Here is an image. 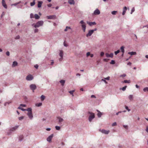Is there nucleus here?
<instances>
[{
    "label": "nucleus",
    "instance_id": "nucleus-1",
    "mask_svg": "<svg viewBox=\"0 0 148 148\" xmlns=\"http://www.w3.org/2000/svg\"><path fill=\"white\" fill-rule=\"evenodd\" d=\"M44 24V21H38L36 23H33L32 24V27L36 28L43 25Z\"/></svg>",
    "mask_w": 148,
    "mask_h": 148
},
{
    "label": "nucleus",
    "instance_id": "nucleus-2",
    "mask_svg": "<svg viewBox=\"0 0 148 148\" xmlns=\"http://www.w3.org/2000/svg\"><path fill=\"white\" fill-rule=\"evenodd\" d=\"M80 24H81V27H82L83 31L84 32H85V30H86V23L83 20H82L80 21Z\"/></svg>",
    "mask_w": 148,
    "mask_h": 148
},
{
    "label": "nucleus",
    "instance_id": "nucleus-3",
    "mask_svg": "<svg viewBox=\"0 0 148 148\" xmlns=\"http://www.w3.org/2000/svg\"><path fill=\"white\" fill-rule=\"evenodd\" d=\"M18 125H16L14 127L11 128L9 130V131L7 132V134L8 135H10L12 132L16 131L17 128H18Z\"/></svg>",
    "mask_w": 148,
    "mask_h": 148
},
{
    "label": "nucleus",
    "instance_id": "nucleus-4",
    "mask_svg": "<svg viewBox=\"0 0 148 148\" xmlns=\"http://www.w3.org/2000/svg\"><path fill=\"white\" fill-rule=\"evenodd\" d=\"M88 113L90 114L88 117V121L89 122H91L92 120L95 118V114L94 113L90 112H88Z\"/></svg>",
    "mask_w": 148,
    "mask_h": 148
},
{
    "label": "nucleus",
    "instance_id": "nucleus-5",
    "mask_svg": "<svg viewBox=\"0 0 148 148\" xmlns=\"http://www.w3.org/2000/svg\"><path fill=\"white\" fill-rule=\"evenodd\" d=\"M97 30V28H95L94 29H92L91 30H89L88 32V33L86 34V37H90L91 36L93 33L94 32V31H96Z\"/></svg>",
    "mask_w": 148,
    "mask_h": 148
},
{
    "label": "nucleus",
    "instance_id": "nucleus-6",
    "mask_svg": "<svg viewBox=\"0 0 148 148\" xmlns=\"http://www.w3.org/2000/svg\"><path fill=\"white\" fill-rule=\"evenodd\" d=\"M59 56H60V58H59V61H61L63 59V51L62 50L60 51V53H59Z\"/></svg>",
    "mask_w": 148,
    "mask_h": 148
},
{
    "label": "nucleus",
    "instance_id": "nucleus-7",
    "mask_svg": "<svg viewBox=\"0 0 148 148\" xmlns=\"http://www.w3.org/2000/svg\"><path fill=\"white\" fill-rule=\"evenodd\" d=\"M46 18L48 19L54 20L56 19V16L55 15L47 16Z\"/></svg>",
    "mask_w": 148,
    "mask_h": 148
},
{
    "label": "nucleus",
    "instance_id": "nucleus-8",
    "mask_svg": "<svg viewBox=\"0 0 148 148\" xmlns=\"http://www.w3.org/2000/svg\"><path fill=\"white\" fill-rule=\"evenodd\" d=\"M26 79L28 81H31L33 79V77L31 75H29L27 76Z\"/></svg>",
    "mask_w": 148,
    "mask_h": 148
},
{
    "label": "nucleus",
    "instance_id": "nucleus-9",
    "mask_svg": "<svg viewBox=\"0 0 148 148\" xmlns=\"http://www.w3.org/2000/svg\"><path fill=\"white\" fill-rule=\"evenodd\" d=\"M30 88L34 92V90L36 89V86L34 84H31L30 85Z\"/></svg>",
    "mask_w": 148,
    "mask_h": 148
},
{
    "label": "nucleus",
    "instance_id": "nucleus-10",
    "mask_svg": "<svg viewBox=\"0 0 148 148\" xmlns=\"http://www.w3.org/2000/svg\"><path fill=\"white\" fill-rule=\"evenodd\" d=\"M99 131L102 132V133L106 134H107L110 132L109 130H106L104 129H102L101 130H99Z\"/></svg>",
    "mask_w": 148,
    "mask_h": 148
},
{
    "label": "nucleus",
    "instance_id": "nucleus-11",
    "mask_svg": "<svg viewBox=\"0 0 148 148\" xmlns=\"http://www.w3.org/2000/svg\"><path fill=\"white\" fill-rule=\"evenodd\" d=\"M105 55L106 58H113V54L112 53H111L110 54L106 53H105Z\"/></svg>",
    "mask_w": 148,
    "mask_h": 148
},
{
    "label": "nucleus",
    "instance_id": "nucleus-12",
    "mask_svg": "<svg viewBox=\"0 0 148 148\" xmlns=\"http://www.w3.org/2000/svg\"><path fill=\"white\" fill-rule=\"evenodd\" d=\"M87 23L90 26H91L93 25H95L96 24L95 22H89V21H87Z\"/></svg>",
    "mask_w": 148,
    "mask_h": 148
},
{
    "label": "nucleus",
    "instance_id": "nucleus-13",
    "mask_svg": "<svg viewBox=\"0 0 148 148\" xmlns=\"http://www.w3.org/2000/svg\"><path fill=\"white\" fill-rule=\"evenodd\" d=\"M27 115L30 119L32 120L33 119V116L32 114V112H27Z\"/></svg>",
    "mask_w": 148,
    "mask_h": 148
},
{
    "label": "nucleus",
    "instance_id": "nucleus-14",
    "mask_svg": "<svg viewBox=\"0 0 148 148\" xmlns=\"http://www.w3.org/2000/svg\"><path fill=\"white\" fill-rule=\"evenodd\" d=\"M53 134H52L51 135L49 136V137L47 138V141L50 142L51 141V139H52V137H53Z\"/></svg>",
    "mask_w": 148,
    "mask_h": 148
},
{
    "label": "nucleus",
    "instance_id": "nucleus-15",
    "mask_svg": "<svg viewBox=\"0 0 148 148\" xmlns=\"http://www.w3.org/2000/svg\"><path fill=\"white\" fill-rule=\"evenodd\" d=\"M2 5L5 8L7 9V6L5 3V0H2Z\"/></svg>",
    "mask_w": 148,
    "mask_h": 148
},
{
    "label": "nucleus",
    "instance_id": "nucleus-16",
    "mask_svg": "<svg viewBox=\"0 0 148 148\" xmlns=\"http://www.w3.org/2000/svg\"><path fill=\"white\" fill-rule=\"evenodd\" d=\"M57 119H58V123L59 124H61V123L63 121V119L60 117H57Z\"/></svg>",
    "mask_w": 148,
    "mask_h": 148
},
{
    "label": "nucleus",
    "instance_id": "nucleus-17",
    "mask_svg": "<svg viewBox=\"0 0 148 148\" xmlns=\"http://www.w3.org/2000/svg\"><path fill=\"white\" fill-rule=\"evenodd\" d=\"M100 13V12L99 10H95L93 14L95 15H99Z\"/></svg>",
    "mask_w": 148,
    "mask_h": 148
},
{
    "label": "nucleus",
    "instance_id": "nucleus-18",
    "mask_svg": "<svg viewBox=\"0 0 148 148\" xmlns=\"http://www.w3.org/2000/svg\"><path fill=\"white\" fill-rule=\"evenodd\" d=\"M11 103L12 101H9L7 102H5L4 103V106H6L7 105H9V104Z\"/></svg>",
    "mask_w": 148,
    "mask_h": 148
},
{
    "label": "nucleus",
    "instance_id": "nucleus-19",
    "mask_svg": "<svg viewBox=\"0 0 148 148\" xmlns=\"http://www.w3.org/2000/svg\"><path fill=\"white\" fill-rule=\"evenodd\" d=\"M68 3L71 5H74L75 4L74 0H69Z\"/></svg>",
    "mask_w": 148,
    "mask_h": 148
},
{
    "label": "nucleus",
    "instance_id": "nucleus-20",
    "mask_svg": "<svg viewBox=\"0 0 148 148\" xmlns=\"http://www.w3.org/2000/svg\"><path fill=\"white\" fill-rule=\"evenodd\" d=\"M43 2L42 1H38V8L41 7Z\"/></svg>",
    "mask_w": 148,
    "mask_h": 148
},
{
    "label": "nucleus",
    "instance_id": "nucleus-21",
    "mask_svg": "<svg viewBox=\"0 0 148 148\" xmlns=\"http://www.w3.org/2000/svg\"><path fill=\"white\" fill-rule=\"evenodd\" d=\"M97 111L98 112V113L97 114V116L99 118H100L101 117V115H102V114L100 111H99L98 110H97Z\"/></svg>",
    "mask_w": 148,
    "mask_h": 148
},
{
    "label": "nucleus",
    "instance_id": "nucleus-22",
    "mask_svg": "<svg viewBox=\"0 0 148 148\" xmlns=\"http://www.w3.org/2000/svg\"><path fill=\"white\" fill-rule=\"evenodd\" d=\"M65 81L64 80H61L60 81V82L61 84V85L62 86H64V84H65Z\"/></svg>",
    "mask_w": 148,
    "mask_h": 148
},
{
    "label": "nucleus",
    "instance_id": "nucleus-23",
    "mask_svg": "<svg viewBox=\"0 0 148 148\" xmlns=\"http://www.w3.org/2000/svg\"><path fill=\"white\" fill-rule=\"evenodd\" d=\"M28 111V112L32 113V109L30 108H28L27 109H25V111Z\"/></svg>",
    "mask_w": 148,
    "mask_h": 148
},
{
    "label": "nucleus",
    "instance_id": "nucleus-24",
    "mask_svg": "<svg viewBox=\"0 0 148 148\" xmlns=\"http://www.w3.org/2000/svg\"><path fill=\"white\" fill-rule=\"evenodd\" d=\"M34 17L36 19H38L40 18V16L37 14H35L34 15Z\"/></svg>",
    "mask_w": 148,
    "mask_h": 148
},
{
    "label": "nucleus",
    "instance_id": "nucleus-25",
    "mask_svg": "<svg viewBox=\"0 0 148 148\" xmlns=\"http://www.w3.org/2000/svg\"><path fill=\"white\" fill-rule=\"evenodd\" d=\"M23 135H20L19 137V141H21L23 140Z\"/></svg>",
    "mask_w": 148,
    "mask_h": 148
},
{
    "label": "nucleus",
    "instance_id": "nucleus-26",
    "mask_svg": "<svg viewBox=\"0 0 148 148\" xmlns=\"http://www.w3.org/2000/svg\"><path fill=\"white\" fill-rule=\"evenodd\" d=\"M17 65V63L16 62L14 61L12 64V67H14Z\"/></svg>",
    "mask_w": 148,
    "mask_h": 148
},
{
    "label": "nucleus",
    "instance_id": "nucleus-27",
    "mask_svg": "<svg viewBox=\"0 0 148 148\" xmlns=\"http://www.w3.org/2000/svg\"><path fill=\"white\" fill-rule=\"evenodd\" d=\"M128 54L131 55H136V52H129L128 53Z\"/></svg>",
    "mask_w": 148,
    "mask_h": 148
},
{
    "label": "nucleus",
    "instance_id": "nucleus-28",
    "mask_svg": "<svg viewBox=\"0 0 148 148\" xmlns=\"http://www.w3.org/2000/svg\"><path fill=\"white\" fill-rule=\"evenodd\" d=\"M21 1H20L18 2H17V3H13V4H12V6H13V5H14V6H16V5H17L18 4H20V3H21Z\"/></svg>",
    "mask_w": 148,
    "mask_h": 148
},
{
    "label": "nucleus",
    "instance_id": "nucleus-29",
    "mask_svg": "<svg viewBox=\"0 0 148 148\" xmlns=\"http://www.w3.org/2000/svg\"><path fill=\"white\" fill-rule=\"evenodd\" d=\"M133 96L132 95H131L128 96V99H129V100L130 101H132L133 100Z\"/></svg>",
    "mask_w": 148,
    "mask_h": 148
},
{
    "label": "nucleus",
    "instance_id": "nucleus-30",
    "mask_svg": "<svg viewBox=\"0 0 148 148\" xmlns=\"http://www.w3.org/2000/svg\"><path fill=\"white\" fill-rule=\"evenodd\" d=\"M130 80H125L123 82H122V83H130Z\"/></svg>",
    "mask_w": 148,
    "mask_h": 148
},
{
    "label": "nucleus",
    "instance_id": "nucleus-31",
    "mask_svg": "<svg viewBox=\"0 0 148 148\" xmlns=\"http://www.w3.org/2000/svg\"><path fill=\"white\" fill-rule=\"evenodd\" d=\"M74 91H75V90H73L71 91H69V93L71 94V95H72V96L73 97V93L74 92Z\"/></svg>",
    "mask_w": 148,
    "mask_h": 148
},
{
    "label": "nucleus",
    "instance_id": "nucleus-32",
    "mask_svg": "<svg viewBox=\"0 0 148 148\" xmlns=\"http://www.w3.org/2000/svg\"><path fill=\"white\" fill-rule=\"evenodd\" d=\"M69 29H71V28L70 27L66 26V28L64 29V31L66 32Z\"/></svg>",
    "mask_w": 148,
    "mask_h": 148
},
{
    "label": "nucleus",
    "instance_id": "nucleus-33",
    "mask_svg": "<svg viewBox=\"0 0 148 148\" xmlns=\"http://www.w3.org/2000/svg\"><path fill=\"white\" fill-rule=\"evenodd\" d=\"M35 0H33V2H32L31 3L30 5L31 6H33L35 5Z\"/></svg>",
    "mask_w": 148,
    "mask_h": 148
},
{
    "label": "nucleus",
    "instance_id": "nucleus-34",
    "mask_svg": "<svg viewBox=\"0 0 148 148\" xmlns=\"http://www.w3.org/2000/svg\"><path fill=\"white\" fill-rule=\"evenodd\" d=\"M45 96H44L43 95H42L41 96V101H44V100L45 99Z\"/></svg>",
    "mask_w": 148,
    "mask_h": 148
},
{
    "label": "nucleus",
    "instance_id": "nucleus-35",
    "mask_svg": "<svg viewBox=\"0 0 148 148\" xmlns=\"http://www.w3.org/2000/svg\"><path fill=\"white\" fill-rule=\"evenodd\" d=\"M18 108V109L21 110H22L23 111H25V110L26 109H23L20 106L18 107V108Z\"/></svg>",
    "mask_w": 148,
    "mask_h": 148
},
{
    "label": "nucleus",
    "instance_id": "nucleus-36",
    "mask_svg": "<svg viewBox=\"0 0 148 148\" xmlns=\"http://www.w3.org/2000/svg\"><path fill=\"white\" fill-rule=\"evenodd\" d=\"M121 51L122 53H124V47L123 46L121 47Z\"/></svg>",
    "mask_w": 148,
    "mask_h": 148
},
{
    "label": "nucleus",
    "instance_id": "nucleus-37",
    "mask_svg": "<svg viewBox=\"0 0 148 148\" xmlns=\"http://www.w3.org/2000/svg\"><path fill=\"white\" fill-rule=\"evenodd\" d=\"M42 105V103H40L36 104V106L38 107H40Z\"/></svg>",
    "mask_w": 148,
    "mask_h": 148
},
{
    "label": "nucleus",
    "instance_id": "nucleus-38",
    "mask_svg": "<svg viewBox=\"0 0 148 148\" xmlns=\"http://www.w3.org/2000/svg\"><path fill=\"white\" fill-rule=\"evenodd\" d=\"M55 128L56 130H59L60 129V127L59 126H56Z\"/></svg>",
    "mask_w": 148,
    "mask_h": 148
},
{
    "label": "nucleus",
    "instance_id": "nucleus-39",
    "mask_svg": "<svg viewBox=\"0 0 148 148\" xmlns=\"http://www.w3.org/2000/svg\"><path fill=\"white\" fill-rule=\"evenodd\" d=\"M24 118V117H23V116H21L19 117V118H18V119H19V120L21 121L23 120V119Z\"/></svg>",
    "mask_w": 148,
    "mask_h": 148
},
{
    "label": "nucleus",
    "instance_id": "nucleus-40",
    "mask_svg": "<svg viewBox=\"0 0 148 148\" xmlns=\"http://www.w3.org/2000/svg\"><path fill=\"white\" fill-rule=\"evenodd\" d=\"M120 52V51L119 50H117V51H115L114 52L115 55H116L118 53H119Z\"/></svg>",
    "mask_w": 148,
    "mask_h": 148
},
{
    "label": "nucleus",
    "instance_id": "nucleus-41",
    "mask_svg": "<svg viewBox=\"0 0 148 148\" xmlns=\"http://www.w3.org/2000/svg\"><path fill=\"white\" fill-rule=\"evenodd\" d=\"M143 91L146 92V91H148V87H146L143 89Z\"/></svg>",
    "mask_w": 148,
    "mask_h": 148
},
{
    "label": "nucleus",
    "instance_id": "nucleus-42",
    "mask_svg": "<svg viewBox=\"0 0 148 148\" xmlns=\"http://www.w3.org/2000/svg\"><path fill=\"white\" fill-rule=\"evenodd\" d=\"M26 106V105L24 104H21L20 105V107H25Z\"/></svg>",
    "mask_w": 148,
    "mask_h": 148
},
{
    "label": "nucleus",
    "instance_id": "nucleus-43",
    "mask_svg": "<svg viewBox=\"0 0 148 148\" xmlns=\"http://www.w3.org/2000/svg\"><path fill=\"white\" fill-rule=\"evenodd\" d=\"M126 88H127V86H125V87L121 88V89L123 91H124L125 90V89H126Z\"/></svg>",
    "mask_w": 148,
    "mask_h": 148
},
{
    "label": "nucleus",
    "instance_id": "nucleus-44",
    "mask_svg": "<svg viewBox=\"0 0 148 148\" xmlns=\"http://www.w3.org/2000/svg\"><path fill=\"white\" fill-rule=\"evenodd\" d=\"M117 11H113L111 12V14H112L113 15H115L116 14V13Z\"/></svg>",
    "mask_w": 148,
    "mask_h": 148
},
{
    "label": "nucleus",
    "instance_id": "nucleus-45",
    "mask_svg": "<svg viewBox=\"0 0 148 148\" xmlns=\"http://www.w3.org/2000/svg\"><path fill=\"white\" fill-rule=\"evenodd\" d=\"M34 15L32 13H31V14H30V18H34Z\"/></svg>",
    "mask_w": 148,
    "mask_h": 148
},
{
    "label": "nucleus",
    "instance_id": "nucleus-46",
    "mask_svg": "<svg viewBox=\"0 0 148 148\" xmlns=\"http://www.w3.org/2000/svg\"><path fill=\"white\" fill-rule=\"evenodd\" d=\"M38 32V29H34V32L35 33H37Z\"/></svg>",
    "mask_w": 148,
    "mask_h": 148
},
{
    "label": "nucleus",
    "instance_id": "nucleus-47",
    "mask_svg": "<svg viewBox=\"0 0 148 148\" xmlns=\"http://www.w3.org/2000/svg\"><path fill=\"white\" fill-rule=\"evenodd\" d=\"M110 64H115V61L114 60H111V62H110Z\"/></svg>",
    "mask_w": 148,
    "mask_h": 148
},
{
    "label": "nucleus",
    "instance_id": "nucleus-48",
    "mask_svg": "<svg viewBox=\"0 0 148 148\" xmlns=\"http://www.w3.org/2000/svg\"><path fill=\"white\" fill-rule=\"evenodd\" d=\"M125 109L127 110V111H128V112H129L130 111V109H128V107L127 106H125Z\"/></svg>",
    "mask_w": 148,
    "mask_h": 148
},
{
    "label": "nucleus",
    "instance_id": "nucleus-49",
    "mask_svg": "<svg viewBox=\"0 0 148 148\" xmlns=\"http://www.w3.org/2000/svg\"><path fill=\"white\" fill-rule=\"evenodd\" d=\"M123 127H124V128L126 130H127L128 129V126L126 125H123Z\"/></svg>",
    "mask_w": 148,
    "mask_h": 148
},
{
    "label": "nucleus",
    "instance_id": "nucleus-50",
    "mask_svg": "<svg viewBox=\"0 0 148 148\" xmlns=\"http://www.w3.org/2000/svg\"><path fill=\"white\" fill-rule=\"evenodd\" d=\"M19 38H20V37L19 35H18L16 36L15 37V39H19Z\"/></svg>",
    "mask_w": 148,
    "mask_h": 148
},
{
    "label": "nucleus",
    "instance_id": "nucleus-51",
    "mask_svg": "<svg viewBox=\"0 0 148 148\" xmlns=\"http://www.w3.org/2000/svg\"><path fill=\"white\" fill-rule=\"evenodd\" d=\"M116 122H115L113 123L112 124V126H116Z\"/></svg>",
    "mask_w": 148,
    "mask_h": 148
},
{
    "label": "nucleus",
    "instance_id": "nucleus-52",
    "mask_svg": "<svg viewBox=\"0 0 148 148\" xmlns=\"http://www.w3.org/2000/svg\"><path fill=\"white\" fill-rule=\"evenodd\" d=\"M90 53L89 52H88L87 53H86V56L87 57H88V56L90 55Z\"/></svg>",
    "mask_w": 148,
    "mask_h": 148
},
{
    "label": "nucleus",
    "instance_id": "nucleus-53",
    "mask_svg": "<svg viewBox=\"0 0 148 148\" xmlns=\"http://www.w3.org/2000/svg\"><path fill=\"white\" fill-rule=\"evenodd\" d=\"M5 53H6V55L8 56H9V55H10V53H9V51H7Z\"/></svg>",
    "mask_w": 148,
    "mask_h": 148
},
{
    "label": "nucleus",
    "instance_id": "nucleus-54",
    "mask_svg": "<svg viewBox=\"0 0 148 148\" xmlns=\"http://www.w3.org/2000/svg\"><path fill=\"white\" fill-rule=\"evenodd\" d=\"M104 52H102L101 53H100V56H103V55H104Z\"/></svg>",
    "mask_w": 148,
    "mask_h": 148
},
{
    "label": "nucleus",
    "instance_id": "nucleus-55",
    "mask_svg": "<svg viewBox=\"0 0 148 148\" xmlns=\"http://www.w3.org/2000/svg\"><path fill=\"white\" fill-rule=\"evenodd\" d=\"M91 97L92 98H96V97L94 95H91Z\"/></svg>",
    "mask_w": 148,
    "mask_h": 148
},
{
    "label": "nucleus",
    "instance_id": "nucleus-56",
    "mask_svg": "<svg viewBox=\"0 0 148 148\" xmlns=\"http://www.w3.org/2000/svg\"><path fill=\"white\" fill-rule=\"evenodd\" d=\"M104 79L105 80H110V77H108L106 78H104Z\"/></svg>",
    "mask_w": 148,
    "mask_h": 148
},
{
    "label": "nucleus",
    "instance_id": "nucleus-57",
    "mask_svg": "<svg viewBox=\"0 0 148 148\" xmlns=\"http://www.w3.org/2000/svg\"><path fill=\"white\" fill-rule=\"evenodd\" d=\"M102 80V81H103V82H104V83L106 84L107 83V82L106 81L105 79H102V80Z\"/></svg>",
    "mask_w": 148,
    "mask_h": 148
},
{
    "label": "nucleus",
    "instance_id": "nucleus-58",
    "mask_svg": "<svg viewBox=\"0 0 148 148\" xmlns=\"http://www.w3.org/2000/svg\"><path fill=\"white\" fill-rule=\"evenodd\" d=\"M35 68H36V69H38V65L37 64L35 65Z\"/></svg>",
    "mask_w": 148,
    "mask_h": 148
},
{
    "label": "nucleus",
    "instance_id": "nucleus-59",
    "mask_svg": "<svg viewBox=\"0 0 148 148\" xmlns=\"http://www.w3.org/2000/svg\"><path fill=\"white\" fill-rule=\"evenodd\" d=\"M126 75L124 74L123 75H121V77H124L126 76Z\"/></svg>",
    "mask_w": 148,
    "mask_h": 148
},
{
    "label": "nucleus",
    "instance_id": "nucleus-60",
    "mask_svg": "<svg viewBox=\"0 0 148 148\" xmlns=\"http://www.w3.org/2000/svg\"><path fill=\"white\" fill-rule=\"evenodd\" d=\"M51 6H52V4L50 3L47 5V6L49 7H50Z\"/></svg>",
    "mask_w": 148,
    "mask_h": 148
},
{
    "label": "nucleus",
    "instance_id": "nucleus-61",
    "mask_svg": "<svg viewBox=\"0 0 148 148\" xmlns=\"http://www.w3.org/2000/svg\"><path fill=\"white\" fill-rule=\"evenodd\" d=\"M46 130H47L48 131H50L51 128H47V129H46Z\"/></svg>",
    "mask_w": 148,
    "mask_h": 148
},
{
    "label": "nucleus",
    "instance_id": "nucleus-62",
    "mask_svg": "<svg viewBox=\"0 0 148 148\" xmlns=\"http://www.w3.org/2000/svg\"><path fill=\"white\" fill-rule=\"evenodd\" d=\"M131 63L130 62H128L127 64V65H129V66L131 65Z\"/></svg>",
    "mask_w": 148,
    "mask_h": 148
},
{
    "label": "nucleus",
    "instance_id": "nucleus-63",
    "mask_svg": "<svg viewBox=\"0 0 148 148\" xmlns=\"http://www.w3.org/2000/svg\"><path fill=\"white\" fill-rule=\"evenodd\" d=\"M64 46L65 47H67V45L66 43H65V42L64 43Z\"/></svg>",
    "mask_w": 148,
    "mask_h": 148
},
{
    "label": "nucleus",
    "instance_id": "nucleus-64",
    "mask_svg": "<svg viewBox=\"0 0 148 148\" xmlns=\"http://www.w3.org/2000/svg\"><path fill=\"white\" fill-rule=\"evenodd\" d=\"M146 131L148 133V127L147 126L146 127Z\"/></svg>",
    "mask_w": 148,
    "mask_h": 148
}]
</instances>
